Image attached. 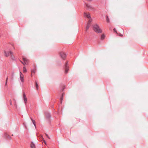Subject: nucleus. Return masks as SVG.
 Returning a JSON list of instances; mask_svg holds the SVG:
<instances>
[{
  "instance_id": "f257e3e1",
  "label": "nucleus",
  "mask_w": 148,
  "mask_h": 148,
  "mask_svg": "<svg viewBox=\"0 0 148 148\" xmlns=\"http://www.w3.org/2000/svg\"><path fill=\"white\" fill-rule=\"evenodd\" d=\"M4 55L6 57H8L10 55L11 59L12 60L14 59V57L13 53L11 51H4Z\"/></svg>"
},
{
  "instance_id": "f03ea898",
  "label": "nucleus",
  "mask_w": 148,
  "mask_h": 148,
  "mask_svg": "<svg viewBox=\"0 0 148 148\" xmlns=\"http://www.w3.org/2000/svg\"><path fill=\"white\" fill-rule=\"evenodd\" d=\"M93 29L97 33H101L102 32V30L100 29L99 26L97 24L93 25Z\"/></svg>"
},
{
  "instance_id": "7ed1b4c3",
  "label": "nucleus",
  "mask_w": 148,
  "mask_h": 148,
  "mask_svg": "<svg viewBox=\"0 0 148 148\" xmlns=\"http://www.w3.org/2000/svg\"><path fill=\"white\" fill-rule=\"evenodd\" d=\"M23 60L24 62V63L21 61H20V62L23 64L25 65V64H27L28 63L29 61L27 59L23 56Z\"/></svg>"
},
{
  "instance_id": "20e7f679",
  "label": "nucleus",
  "mask_w": 148,
  "mask_h": 148,
  "mask_svg": "<svg viewBox=\"0 0 148 148\" xmlns=\"http://www.w3.org/2000/svg\"><path fill=\"white\" fill-rule=\"evenodd\" d=\"M68 62L67 61L65 65V73L66 74L67 73L69 70V67L68 66Z\"/></svg>"
},
{
  "instance_id": "39448f33",
  "label": "nucleus",
  "mask_w": 148,
  "mask_h": 148,
  "mask_svg": "<svg viewBox=\"0 0 148 148\" xmlns=\"http://www.w3.org/2000/svg\"><path fill=\"white\" fill-rule=\"evenodd\" d=\"M85 3L86 5V8L87 10L91 11L93 9L92 8L90 5L86 3Z\"/></svg>"
},
{
  "instance_id": "423d86ee",
  "label": "nucleus",
  "mask_w": 148,
  "mask_h": 148,
  "mask_svg": "<svg viewBox=\"0 0 148 148\" xmlns=\"http://www.w3.org/2000/svg\"><path fill=\"white\" fill-rule=\"evenodd\" d=\"M60 56L61 58L63 59L64 60L66 57V55L65 53L63 52H61L60 53Z\"/></svg>"
},
{
  "instance_id": "0eeeda50",
  "label": "nucleus",
  "mask_w": 148,
  "mask_h": 148,
  "mask_svg": "<svg viewBox=\"0 0 148 148\" xmlns=\"http://www.w3.org/2000/svg\"><path fill=\"white\" fill-rule=\"evenodd\" d=\"M20 76L21 81L22 82H23L24 81V75L22 72H20Z\"/></svg>"
},
{
  "instance_id": "6e6552de",
  "label": "nucleus",
  "mask_w": 148,
  "mask_h": 148,
  "mask_svg": "<svg viewBox=\"0 0 148 148\" xmlns=\"http://www.w3.org/2000/svg\"><path fill=\"white\" fill-rule=\"evenodd\" d=\"M45 117L47 119H49L50 118L51 115L49 113L47 112H45Z\"/></svg>"
},
{
  "instance_id": "1a4fd4ad",
  "label": "nucleus",
  "mask_w": 148,
  "mask_h": 148,
  "mask_svg": "<svg viewBox=\"0 0 148 148\" xmlns=\"http://www.w3.org/2000/svg\"><path fill=\"white\" fill-rule=\"evenodd\" d=\"M36 72V68L35 66L34 69H32L31 71V75L32 77V76L33 74H34Z\"/></svg>"
},
{
  "instance_id": "9d476101",
  "label": "nucleus",
  "mask_w": 148,
  "mask_h": 148,
  "mask_svg": "<svg viewBox=\"0 0 148 148\" xmlns=\"http://www.w3.org/2000/svg\"><path fill=\"white\" fill-rule=\"evenodd\" d=\"M23 98L25 102V104H26L27 102V99L26 97L25 94L24 92L23 93Z\"/></svg>"
},
{
  "instance_id": "9b49d317",
  "label": "nucleus",
  "mask_w": 148,
  "mask_h": 148,
  "mask_svg": "<svg viewBox=\"0 0 148 148\" xmlns=\"http://www.w3.org/2000/svg\"><path fill=\"white\" fill-rule=\"evenodd\" d=\"M84 15L86 17L88 18H90V15L89 13H87L86 12H84Z\"/></svg>"
},
{
  "instance_id": "f8f14e48",
  "label": "nucleus",
  "mask_w": 148,
  "mask_h": 148,
  "mask_svg": "<svg viewBox=\"0 0 148 148\" xmlns=\"http://www.w3.org/2000/svg\"><path fill=\"white\" fill-rule=\"evenodd\" d=\"M4 137L6 138L10 139L11 138V136L6 133H5L4 134Z\"/></svg>"
},
{
  "instance_id": "ddd939ff",
  "label": "nucleus",
  "mask_w": 148,
  "mask_h": 148,
  "mask_svg": "<svg viewBox=\"0 0 148 148\" xmlns=\"http://www.w3.org/2000/svg\"><path fill=\"white\" fill-rule=\"evenodd\" d=\"M90 26V24L87 23V25L86 26V32H87V31L88 30V29H89Z\"/></svg>"
},
{
  "instance_id": "4468645a",
  "label": "nucleus",
  "mask_w": 148,
  "mask_h": 148,
  "mask_svg": "<svg viewBox=\"0 0 148 148\" xmlns=\"http://www.w3.org/2000/svg\"><path fill=\"white\" fill-rule=\"evenodd\" d=\"M30 147L31 148H35V145L32 142L31 143Z\"/></svg>"
},
{
  "instance_id": "2eb2a0df",
  "label": "nucleus",
  "mask_w": 148,
  "mask_h": 148,
  "mask_svg": "<svg viewBox=\"0 0 148 148\" xmlns=\"http://www.w3.org/2000/svg\"><path fill=\"white\" fill-rule=\"evenodd\" d=\"M30 119L33 122V123L34 124V126H35V127H36V122H35V121L33 120L32 119L31 117L30 118Z\"/></svg>"
},
{
  "instance_id": "dca6fc26",
  "label": "nucleus",
  "mask_w": 148,
  "mask_h": 148,
  "mask_svg": "<svg viewBox=\"0 0 148 148\" xmlns=\"http://www.w3.org/2000/svg\"><path fill=\"white\" fill-rule=\"evenodd\" d=\"M105 37V35L104 34H102L101 37V40H103Z\"/></svg>"
},
{
  "instance_id": "f3484780",
  "label": "nucleus",
  "mask_w": 148,
  "mask_h": 148,
  "mask_svg": "<svg viewBox=\"0 0 148 148\" xmlns=\"http://www.w3.org/2000/svg\"><path fill=\"white\" fill-rule=\"evenodd\" d=\"M40 139H42V140H43V142L45 143V144L46 145V142H45V140H44L43 136L42 135L40 136Z\"/></svg>"
},
{
  "instance_id": "a211bd4d",
  "label": "nucleus",
  "mask_w": 148,
  "mask_h": 148,
  "mask_svg": "<svg viewBox=\"0 0 148 148\" xmlns=\"http://www.w3.org/2000/svg\"><path fill=\"white\" fill-rule=\"evenodd\" d=\"M23 72L24 73H25L27 72V70L25 66L23 67Z\"/></svg>"
},
{
  "instance_id": "6ab92c4d",
  "label": "nucleus",
  "mask_w": 148,
  "mask_h": 148,
  "mask_svg": "<svg viewBox=\"0 0 148 148\" xmlns=\"http://www.w3.org/2000/svg\"><path fill=\"white\" fill-rule=\"evenodd\" d=\"M106 21L108 23L110 22L108 16H106Z\"/></svg>"
},
{
  "instance_id": "aec40b11",
  "label": "nucleus",
  "mask_w": 148,
  "mask_h": 148,
  "mask_svg": "<svg viewBox=\"0 0 148 148\" xmlns=\"http://www.w3.org/2000/svg\"><path fill=\"white\" fill-rule=\"evenodd\" d=\"M35 84L36 89L38 90V86L36 82Z\"/></svg>"
},
{
  "instance_id": "412c9836",
  "label": "nucleus",
  "mask_w": 148,
  "mask_h": 148,
  "mask_svg": "<svg viewBox=\"0 0 148 148\" xmlns=\"http://www.w3.org/2000/svg\"><path fill=\"white\" fill-rule=\"evenodd\" d=\"M8 76H7L6 79V81H5V86H6V85H7V81H8Z\"/></svg>"
},
{
  "instance_id": "4be33fe9",
  "label": "nucleus",
  "mask_w": 148,
  "mask_h": 148,
  "mask_svg": "<svg viewBox=\"0 0 148 148\" xmlns=\"http://www.w3.org/2000/svg\"><path fill=\"white\" fill-rule=\"evenodd\" d=\"M62 100H63V95L60 97V101H61V103H62Z\"/></svg>"
},
{
  "instance_id": "5701e85b",
  "label": "nucleus",
  "mask_w": 148,
  "mask_h": 148,
  "mask_svg": "<svg viewBox=\"0 0 148 148\" xmlns=\"http://www.w3.org/2000/svg\"><path fill=\"white\" fill-rule=\"evenodd\" d=\"M65 88V86L64 85H62V91H63L64 90V89Z\"/></svg>"
},
{
  "instance_id": "b1692460",
  "label": "nucleus",
  "mask_w": 148,
  "mask_h": 148,
  "mask_svg": "<svg viewBox=\"0 0 148 148\" xmlns=\"http://www.w3.org/2000/svg\"><path fill=\"white\" fill-rule=\"evenodd\" d=\"M92 21V20L91 19H89V20H88V23H89V24H90V23Z\"/></svg>"
},
{
  "instance_id": "393cba45",
  "label": "nucleus",
  "mask_w": 148,
  "mask_h": 148,
  "mask_svg": "<svg viewBox=\"0 0 148 148\" xmlns=\"http://www.w3.org/2000/svg\"><path fill=\"white\" fill-rule=\"evenodd\" d=\"M10 105H12V101L11 99H10Z\"/></svg>"
},
{
  "instance_id": "a878e982",
  "label": "nucleus",
  "mask_w": 148,
  "mask_h": 148,
  "mask_svg": "<svg viewBox=\"0 0 148 148\" xmlns=\"http://www.w3.org/2000/svg\"><path fill=\"white\" fill-rule=\"evenodd\" d=\"M45 135H46V136L48 138H50L49 137V136H48V135L47 134H45Z\"/></svg>"
},
{
  "instance_id": "bb28decb",
  "label": "nucleus",
  "mask_w": 148,
  "mask_h": 148,
  "mask_svg": "<svg viewBox=\"0 0 148 148\" xmlns=\"http://www.w3.org/2000/svg\"><path fill=\"white\" fill-rule=\"evenodd\" d=\"M113 30H114V32L117 33V31H116V29L115 28Z\"/></svg>"
},
{
  "instance_id": "cd10ccee",
  "label": "nucleus",
  "mask_w": 148,
  "mask_h": 148,
  "mask_svg": "<svg viewBox=\"0 0 148 148\" xmlns=\"http://www.w3.org/2000/svg\"><path fill=\"white\" fill-rule=\"evenodd\" d=\"M119 36H123L121 34L119 33Z\"/></svg>"
},
{
  "instance_id": "c85d7f7f",
  "label": "nucleus",
  "mask_w": 148,
  "mask_h": 148,
  "mask_svg": "<svg viewBox=\"0 0 148 148\" xmlns=\"http://www.w3.org/2000/svg\"><path fill=\"white\" fill-rule=\"evenodd\" d=\"M86 0L88 1H91L92 0Z\"/></svg>"
}]
</instances>
